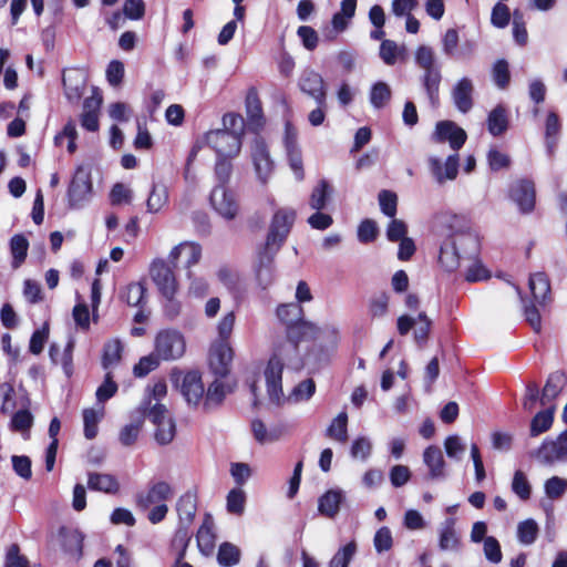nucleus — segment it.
I'll use <instances>...</instances> for the list:
<instances>
[{
	"label": "nucleus",
	"mask_w": 567,
	"mask_h": 567,
	"mask_svg": "<svg viewBox=\"0 0 567 567\" xmlns=\"http://www.w3.org/2000/svg\"><path fill=\"white\" fill-rule=\"evenodd\" d=\"M354 16V0H343L341 10L332 17V28L336 32H342L347 29L350 19Z\"/></svg>",
	"instance_id": "nucleus-40"
},
{
	"label": "nucleus",
	"mask_w": 567,
	"mask_h": 567,
	"mask_svg": "<svg viewBox=\"0 0 567 567\" xmlns=\"http://www.w3.org/2000/svg\"><path fill=\"white\" fill-rule=\"evenodd\" d=\"M196 509V496L189 492L182 495L176 504L179 524L189 525L195 517Z\"/></svg>",
	"instance_id": "nucleus-32"
},
{
	"label": "nucleus",
	"mask_w": 567,
	"mask_h": 567,
	"mask_svg": "<svg viewBox=\"0 0 567 567\" xmlns=\"http://www.w3.org/2000/svg\"><path fill=\"white\" fill-rule=\"evenodd\" d=\"M431 175L439 185H443L446 181H453L458 173V155L457 153L450 155L443 164L436 156H430L427 159Z\"/></svg>",
	"instance_id": "nucleus-20"
},
{
	"label": "nucleus",
	"mask_w": 567,
	"mask_h": 567,
	"mask_svg": "<svg viewBox=\"0 0 567 567\" xmlns=\"http://www.w3.org/2000/svg\"><path fill=\"white\" fill-rule=\"evenodd\" d=\"M544 488L548 498H560L567 492V480L559 476H553L545 482Z\"/></svg>",
	"instance_id": "nucleus-56"
},
{
	"label": "nucleus",
	"mask_w": 567,
	"mask_h": 567,
	"mask_svg": "<svg viewBox=\"0 0 567 567\" xmlns=\"http://www.w3.org/2000/svg\"><path fill=\"white\" fill-rule=\"evenodd\" d=\"M226 396V386L225 384L219 381L215 380L212 382L207 389V391L204 394L203 399V406L205 410H210L213 408L218 406L221 404Z\"/></svg>",
	"instance_id": "nucleus-36"
},
{
	"label": "nucleus",
	"mask_w": 567,
	"mask_h": 567,
	"mask_svg": "<svg viewBox=\"0 0 567 567\" xmlns=\"http://www.w3.org/2000/svg\"><path fill=\"white\" fill-rule=\"evenodd\" d=\"M240 560V549L231 543L225 542L219 546L217 561L223 567H233Z\"/></svg>",
	"instance_id": "nucleus-43"
},
{
	"label": "nucleus",
	"mask_w": 567,
	"mask_h": 567,
	"mask_svg": "<svg viewBox=\"0 0 567 567\" xmlns=\"http://www.w3.org/2000/svg\"><path fill=\"white\" fill-rule=\"evenodd\" d=\"M146 287L142 282H132L126 287L123 296L128 306L138 307L142 305Z\"/></svg>",
	"instance_id": "nucleus-60"
},
{
	"label": "nucleus",
	"mask_w": 567,
	"mask_h": 567,
	"mask_svg": "<svg viewBox=\"0 0 567 567\" xmlns=\"http://www.w3.org/2000/svg\"><path fill=\"white\" fill-rule=\"evenodd\" d=\"M250 157L257 179L264 185L267 184L274 173L275 163L265 140L259 135L251 143Z\"/></svg>",
	"instance_id": "nucleus-8"
},
{
	"label": "nucleus",
	"mask_w": 567,
	"mask_h": 567,
	"mask_svg": "<svg viewBox=\"0 0 567 567\" xmlns=\"http://www.w3.org/2000/svg\"><path fill=\"white\" fill-rule=\"evenodd\" d=\"M563 384H564V373L563 372L551 373L548 377L546 384L543 389V392L540 395V404L546 405L548 402L556 399L563 389Z\"/></svg>",
	"instance_id": "nucleus-37"
},
{
	"label": "nucleus",
	"mask_w": 567,
	"mask_h": 567,
	"mask_svg": "<svg viewBox=\"0 0 567 567\" xmlns=\"http://www.w3.org/2000/svg\"><path fill=\"white\" fill-rule=\"evenodd\" d=\"M299 89L315 102L322 103L327 97V89L323 78L312 69H306L298 82Z\"/></svg>",
	"instance_id": "nucleus-19"
},
{
	"label": "nucleus",
	"mask_w": 567,
	"mask_h": 567,
	"mask_svg": "<svg viewBox=\"0 0 567 567\" xmlns=\"http://www.w3.org/2000/svg\"><path fill=\"white\" fill-rule=\"evenodd\" d=\"M538 534V525L534 519H526L518 524L517 536L518 540L524 545H532Z\"/></svg>",
	"instance_id": "nucleus-52"
},
{
	"label": "nucleus",
	"mask_w": 567,
	"mask_h": 567,
	"mask_svg": "<svg viewBox=\"0 0 567 567\" xmlns=\"http://www.w3.org/2000/svg\"><path fill=\"white\" fill-rule=\"evenodd\" d=\"M143 414L155 425V440L158 444L167 445L174 440L176 423L164 404L154 403Z\"/></svg>",
	"instance_id": "nucleus-4"
},
{
	"label": "nucleus",
	"mask_w": 567,
	"mask_h": 567,
	"mask_svg": "<svg viewBox=\"0 0 567 567\" xmlns=\"http://www.w3.org/2000/svg\"><path fill=\"white\" fill-rule=\"evenodd\" d=\"M460 42L458 32L456 29H447L442 38V51L451 59L456 58V49Z\"/></svg>",
	"instance_id": "nucleus-63"
},
{
	"label": "nucleus",
	"mask_w": 567,
	"mask_h": 567,
	"mask_svg": "<svg viewBox=\"0 0 567 567\" xmlns=\"http://www.w3.org/2000/svg\"><path fill=\"white\" fill-rule=\"evenodd\" d=\"M326 436L338 443L348 441V414L340 412L326 430Z\"/></svg>",
	"instance_id": "nucleus-35"
},
{
	"label": "nucleus",
	"mask_w": 567,
	"mask_h": 567,
	"mask_svg": "<svg viewBox=\"0 0 567 567\" xmlns=\"http://www.w3.org/2000/svg\"><path fill=\"white\" fill-rule=\"evenodd\" d=\"M277 251L275 249H267V247H264L262 250L259 252L258 256V262L256 266V279L258 285L266 289L268 288L274 280V257Z\"/></svg>",
	"instance_id": "nucleus-23"
},
{
	"label": "nucleus",
	"mask_w": 567,
	"mask_h": 567,
	"mask_svg": "<svg viewBox=\"0 0 567 567\" xmlns=\"http://www.w3.org/2000/svg\"><path fill=\"white\" fill-rule=\"evenodd\" d=\"M415 63L424 71L441 70L435 53L431 47L420 45L415 51Z\"/></svg>",
	"instance_id": "nucleus-41"
},
{
	"label": "nucleus",
	"mask_w": 567,
	"mask_h": 567,
	"mask_svg": "<svg viewBox=\"0 0 567 567\" xmlns=\"http://www.w3.org/2000/svg\"><path fill=\"white\" fill-rule=\"evenodd\" d=\"M373 545L377 553L381 554L388 551L393 546V537L389 527L383 526L379 528L373 538Z\"/></svg>",
	"instance_id": "nucleus-62"
},
{
	"label": "nucleus",
	"mask_w": 567,
	"mask_h": 567,
	"mask_svg": "<svg viewBox=\"0 0 567 567\" xmlns=\"http://www.w3.org/2000/svg\"><path fill=\"white\" fill-rule=\"evenodd\" d=\"M343 501L344 494L341 489H330L319 498L318 511L320 514L332 518L339 512L340 505Z\"/></svg>",
	"instance_id": "nucleus-27"
},
{
	"label": "nucleus",
	"mask_w": 567,
	"mask_h": 567,
	"mask_svg": "<svg viewBox=\"0 0 567 567\" xmlns=\"http://www.w3.org/2000/svg\"><path fill=\"white\" fill-rule=\"evenodd\" d=\"M29 248L28 239L21 235H14L10 240V251L12 254V267L19 268L27 258Z\"/></svg>",
	"instance_id": "nucleus-38"
},
{
	"label": "nucleus",
	"mask_w": 567,
	"mask_h": 567,
	"mask_svg": "<svg viewBox=\"0 0 567 567\" xmlns=\"http://www.w3.org/2000/svg\"><path fill=\"white\" fill-rule=\"evenodd\" d=\"M404 53V48L399 47L395 41L383 40L380 44L379 55L386 65H394Z\"/></svg>",
	"instance_id": "nucleus-47"
},
{
	"label": "nucleus",
	"mask_w": 567,
	"mask_h": 567,
	"mask_svg": "<svg viewBox=\"0 0 567 567\" xmlns=\"http://www.w3.org/2000/svg\"><path fill=\"white\" fill-rule=\"evenodd\" d=\"M421 81L427 94L431 105L437 106L440 84L442 81L441 70H432L429 72H424L421 78Z\"/></svg>",
	"instance_id": "nucleus-33"
},
{
	"label": "nucleus",
	"mask_w": 567,
	"mask_h": 567,
	"mask_svg": "<svg viewBox=\"0 0 567 567\" xmlns=\"http://www.w3.org/2000/svg\"><path fill=\"white\" fill-rule=\"evenodd\" d=\"M529 289L534 301L546 306L550 300V282L545 272H536L529 277Z\"/></svg>",
	"instance_id": "nucleus-25"
},
{
	"label": "nucleus",
	"mask_w": 567,
	"mask_h": 567,
	"mask_svg": "<svg viewBox=\"0 0 567 567\" xmlns=\"http://www.w3.org/2000/svg\"><path fill=\"white\" fill-rule=\"evenodd\" d=\"M167 393V385L164 380H159L155 382L152 386H147L145 390V396L144 400L141 403V411L142 413H146L150 408H152V400L154 399L156 403H159V401L166 395Z\"/></svg>",
	"instance_id": "nucleus-42"
},
{
	"label": "nucleus",
	"mask_w": 567,
	"mask_h": 567,
	"mask_svg": "<svg viewBox=\"0 0 567 567\" xmlns=\"http://www.w3.org/2000/svg\"><path fill=\"white\" fill-rule=\"evenodd\" d=\"M172 497V486L164 481H159L152 484L147 491L136 495V505L140 509L146 511L153 505L164 504Z\"/></svg>",
	"instance_id": "nucleus-14"
},
{
	"label": "nucleus",
	"mask_w": 567,
	"mask_h": 567,
	"mask_svg": "<svg viewBox=\"0 0 567 567\" xmlns=\"http://www.w3.org/2000/svg\"><path fill=\"white\" fill-rule=\"evenodd\" d=\"M63 86L68 100L76 101L82 95L84 81L83 79L73 78L71 74L63 75Z\"/></svg>",
	"instance_id": "nucleus-59"
},
{
	"label": "nucleus",
	"mask_w": 567,
	"mask_h": 567,
	"mask_svg": "<svg viewBox=\"0 0 567 567\" xmlns=\"http://www.w3.org/2000/svg\"><path fill=\"white\" fill-rule=\"evenodd\" d=\"M245 120L240 114L237 113H227L223 116V128L227 130V133L239 137L243 141V135L245 132Z\"/></svg>",
	"instance_id": "nucleus-50"
},
{
	"label": "nucleus",
	"mask_w": 567,
	"mask_h": 567,
	"mask_svg": "<svg viewBox=\"0 0 567 567\" xmlns=\"http://www.w3.org/2000/svg\"><path fill=\"white\" fill-rule=\"evenodd\" d=\"M103 416V408L101 410L85 409L83 411L84 436L93 440L97 435V424Z\"/></svg>",
	"instance_id": "nucleus-48"
},
{
	"label": "nucleus",
	"mask_w": 567,
	"mask_h": 567,
	"mask_svg": "<svg viewBox=\"0 0 567 567\" xmlns=\"http://www.w3.org/2000/svg\"><path fill=\"white\" fill-rule=\"evenodd\" d=\"M123 346L120 340H111L105 343L102 364L104 369H109L117 364L121 360Z\"/></svg>",
	"instance_id": "nucleus-49"
},
{
	"label": "nucleus",
	"mask_w": 567,
	"mask_h": 567,
	"mask_svg": "<svg viewBox=\"0 0 567 567\" xmlns=\"http://www.w3.org/2000/svg\"><path fill=\"white\" fill-rule=\"evenodd\" d=\"M379 204L381 212L393 218L396 214L398 196L395 193L390 190H381L379 194Z\"/></svg>",
	"instance_id": "nucleus-61"
},
{
	"label": "nucleus",
	"mask_w": 567,
	"mask_h": 567,
	"mask_svg": "<svg viewBox=\"0 0 567 567\" xmlns=\"http://www.w3.org/2000/svg\"><path fill=\"white\" fill-rule=\"evenodd\" d=\"M159 360L162 359L157 357L155 352L142 357L140 361L134 365V375L137 378H143L147 375L150 372H152L159 365Z\"/></svg>",
	"instance_id": "nucleus-57"
},
{
	"label": "nucleus",
	"mask_w": 567,
	"mask_h": 567,
	"mask_svg": "<svg viewBox=\"0 0 567 567\" xmlns=\"http://www.w3.org/2000/svg\"><path fill=\"white\" fill-rule=\"evenodd\" d=\"M542 464L553 465L558 462H567V430L556 439H546L542 445L532 453Z\"/></svg>",
	"instance_id": "nucleus-9"
},
{
	"label": "nucleus",
	"mask_w": 567,
	"mask_h": 567,
	"mask_svg": "<svg viewBox=\"0 0 567 567\" xmlns=\"http://www.w3.org/2000/svg\"><path fill=\"white\" fill-rule=\"evenodd\" d=\"M354 556V540L344 545L330 560V567H348Z\"/></svg>",
	"instance_id": "nucleus-64"
},
{
	"label": "nucleus",
	"mask_w": 567,
	"mask_h": 567,
	"mask_svg": "<svg viewBox=\"0 0 567 567\" xmlns=\"http://www.w3.org/2000/svg\"><path fill=\"white\" fill-rule=\"evenodd\" d=\"M471 246L473 252L477 249V238L470 231H460L452 235L443 243L439 260L447 271H453L460 266V251Z\"/></svg>",
	"instance_id": "nucleus-3"
},
{
	"label": "nucleus",
	"mask_w": 567,
	"mask_h": 567,
	"mask_svg": "<svg viewBox=\"0 0 567 567\" xmlns=\"http://www.w3.org/2000/svg\"><path fill=\"white\" fill-rule=\"evenodd\" d=\"M509 195L522 213L527 214L534 209L536 190L533 181L523 178L515 182L511 187Z\"/></svg>",
	"instance_id": "nucleus-17"
},
{
	"label": "nucleus",
	"mask_w": 567,
	"mask_h": 567,
	"mask_svg": "<svg viewBox=\"0 0 567 567\" xmlns=\"http://www.w3.org/2000/svg\"><path fill=\"white\" fill-rule=\"evenodd\" d=\"M87 486L92 491L115 494L120 489V484L115 476L104 473H89Z\"/></svg>",
	"instance_id": "nucleus-30"
},
{
	"label": "nucleus",
	"mask_w": 567,
	"mask_h": 567,
	"mask_svg": "<svg viewBox=\"0 0 567 567\" xmlns=\"http://www.w3.org/2000/svg\"><path fill=\"white\" fill-rule=\"evenodd\" d=\"M179 391L188 406H198L204 399L205 386L198 371H188L183 375Z\"/></svg>",
	"instance_id": "nucleus-15"
},
{
	"label": "nucleus",
	"mask_w": 567,
	"mask_h": 567,
	"mask_svg": "<svg viewBox=\"0 0 567 567\" xmlns=\"http://www.w3.org/2000/svg\"><path fill=\"white\" fill-rule=\"evenodd\" d=\"M203 143L214 150L217 157H235L239 154L243 141L227 133V130H212L203 137Z\"/></svg>",
	"instance_id": "nucleus-7"
},
{
	"label": "nucleus",
	"mask_w": 567,
	"mask_h": 567,
	"mask_svg": "<svg viewBox=\"0 0 567 567\" xmlns=\"http://www.w3.org/2000/svg\"><path fill=\"white\" fill-rule=\"evenodd\" d=\"M150 275L162 296L172 300L176 293L177 281L169 265L163 259H155L151 264Z\"/></svg>",
	"instance_id": "nucleus-10"
},
{
	"label": "nucleus",
	"mask_w": 567,
	"mask_h": 567,
	"mask_svg": "<svg viewBox=\"0 0 567 567\" xmlns=\"http://www.w3.org/2000/svg\"><path fill=\"white\" fill-rule=\"evenodd\" d=\"M246 494L240 488H233L227 495V511L230 514L241 515L245 509Z\"/></svg>",
	"instance_id": "nucleus-58"
},
{
	"label": "nucleus",
	"mask_w": 567,
	"mask_h": 567,
	"mask_svg": "<svg viewBox=\"0 0 567 567\" xmlns=\"http://www.w3.org/2000/svg\"><path fill=\"white\" fill-rule=\"evenodd\" d=\"M455 520L447 518L440 527L439 547L441 550H455L458 548L460 538L454 528Z\"/></svg>",
	"instance_id": "nucleus-31"
},
{
	"label": "nucleus",
	"mask_w": 567,
	"mask_h": 567,
	"mask_svg": "<svg viewBox=\"0 0 567 567\" xmlns=\"http://www.w3.org/2000/svg\"><path fill=\"white\" fill-rule=\"evenodd\" d=\"M234 352L228 342H215L209 351V365L218 378H225L230 371Z\"/></svg>",
	"instance_id": "nucleus-16"
},
{
	"label": "nucleus",
	"mask_w": 567,
	"mask_h": 567,
	"mask_svg": "<svg viewBox=\"0 0 567 567\" xmlns=\"http://www.w3.org/2000/svg\"><path fill=\"white\" fill-rule=\"evenodd\" d=\"M276 315L286 327V337L276 343L264 375L269 401L280 405L285 401L282 371L285 368L292 371L303 368V342L315 330L313 323L303 319V309L299 303L279 305Z\"/></svg>",
	"instance_id": "nucleus-1"
},
{
	"label": "nucleus",
	"mask_w": 567,
	"mask_h": 567,
	"mask_svg": "<svg viewBox=\"0 0 567 567\" xmlns=\"http://www.w3.org/2000/svg\"><path fill=\"white\" fill-rule=\"evenodd\" d=\"M559 132H560V122H559L558 115L555 112H550L547 115L546 128H545L546 146H547V151L550 155L555 151Z\"/></svg>",
	"instance_id": "nucleus-45"
},
{
	"label": "nucleus",
	"mask_w": 567,
	"mask_h": 567,
	"mask_svg": "<svg viewBox=\"0 0 567 567\" xmlns=\"http://www.w3.org/2000/svg\"><path fill=\"white\" fill-rule=\"evenodd\" d=\"M466 137L465 131L451 121L439 122L433 134V140L436 143L449 142L455 152L464 145Z\"/></svg>",
	"instance_id": "nucleus-18"
},
{
	"label": "nucleus",
	"mask_w": 567,
	"mask_h": 567,
	"mask_svg": "<svg viewBox=\"0 0 567 567\" xmlns=\"http://www.w3.org/2000/svg\"><path fill=\"white\" fill-rule=\"evenodd\" d=\"M487 131L493 136L503 135L509 127L508 111L503 104L496 105L487 116Z\"/></svg>",
	"instance_id": "nucleus-26"
},
{
	"label": "nucleus",
	"mask_w": 567,
	"mask_h": 567,
	"mask_svg": "<svg viewBox=\"0 0 567 567\" xmlns=\"http://www.w3.org/2000/svg\"><path fill=\"white\" fill-rule=\"evenodd\" d=\"M92 193L90 171L79 166L69 186V202L71 207H81Z\"/></svg>",
	"instance_id": "nucleus-11"
},
{
	"label": "nucleus",
	"mask_w": 567,
	"mask_h": 567,
	"mask_svg": "<svg viewBox=\"0 0 567 567\" xmlns=\"http://www.w3.org/2000/svg\"><path fill=\"white\" fill-rule=\"evenodd\" d=\"M60 533L64 535L63 549L76 558L81 557L83 535L79 530L66 532L64 527Z\"/></svg>",
	"instance_id": "nucleus-46"
},
{
	"label": "nucleus",
	"mask_w": 567,
	"mask_h": 567,
	"mask_svg": "<svg viewBox=\"0 0 567 567\" xmlns=\"http://www.w3.org/2000/svg\"><path fill=\"white\" fill-rule=\"evenodd\" d=\"M554 422V408L538 412L530 422V436L536 437L547 432Z\"/></svg>",
	"instance_id": "nucleus-39"
},
{
	"label": "nucleus",
	"mask_w": 567,
	"mask_h": 567,
	"mask_svg": "<svg viewBox=\"0 0 567 567\" xmlns=\"http://www.w3.org/2000/svg\"><path fill=\"white\" fill-rule=\"evenodd\" d=\"M213 527L214 524L212 516L207 514L197 532V546L199 551L205 556H209L214 551L215 535L213 533Z\"/></svg>",
	"instance_id": "nucleus-29"
},
{
	"label": "nucleus",
	"mask_w": 567,
	"mask_h": 567,
	"mask_svg": "<svg viewBox=\"0 0 567 567\" xmlns=\"http://www.w3.org/2000/svg\"><path fill=\"white\" fill-rule=\"evenodd\" d=\"M210 204L215 212L227 220H233L238 213L235 194L223 186H215L210 193Z\"/></svg>",
	"instance_id": "nucleus-13"
},
{
	"label": "nucleus",
	"mask_w": 567,
	"mask_h": 567,
	"mask_svg": "<svg viewBox=\"0 0 567 567\" xmlns=\"http://www.w3.org/2000/svg\"><path fill=\"white\" fill-rule=\"evenodd\" d=\"M391 97L390 86L384 82L375 83L370 92V102L375 109L383 107Z\"/></svg>",
	"instance_id": "nucleus-53"
},
{
	"label": "nucleus",
	"mask_w": 567,
	"mask_h": 567,
	"mask_svg": "<svg viewBox=\"0 0 567 567\" xmlns=\"http://www.w3.org/2000/svg\"><path fill=\"white\" fill-rule=\"evenodd\" d=\"M229 158L230 157H217L215 164V178L217 181L216 186L226 187L233 173V164Z\"/></svg>",
	"instance_id": "nucleus-54"
},
{
	"label": "nucleus",
	"mask_w": 567,
	"mask_h": 567,
	"mask_svg": "<svg viewBox=\"0 0 567 567\" xmlns=\"http://www.w3.org/2000/svg\"><path fill=\"white\" fill-rule=\"evenodd\" d=\"M423 462L429 470L426 480L442 481L446 478V464L440 447L434 445L427 446L423 452Z\"/></svg>",
	"instance_id": "nucleus-21"
},
{
	"label": "nucleus",
	"mask_w": 567,
	"mask_h": 567,
	"mask_svg": "<svg viewBox=\"0 0 567 567\" xmlns=\"http://www.w3.org/2000/svg\"><path fill=\"white\" fill-rule=\"evenodd\" d=\"M186 350L184 336L174 329L159 331L155 338V353L163 361H175L183 357Z\"/></svg>",
	"instance_id": "nucleus-5"
},
{
	"label": "nucleus",
	"mask_w": 567,
	"mask_h": 567,
	"mask_svg": "<svg viewBox=\"0 0 567 567\" xmlns=\"http://www.w3.org/2000/svg\"><path fill=\"white\" fill-rule=\"evenodd\" d=\"M246 114L248 128L254 133H258L265 125V117L261 102L254 87L249 89L246 95Z\"/></svg>",
	"instance_id": "nucleus-22"
},
{
	"label": "nucleus",
	"mask_w": 567,
	"mask_h": 567,
	"mask_svg": "<svg viewBox=\"0 0 567 567\" xmlns=\"http://www.w3.org/2000/svg\"><path fill=\"white\" fill-rule=\"evenodd\" d=\"M313 330L303 342L313 341L311 349L302 354L303 368H307L309 372H315L327 364L331 352L340 341V332L334 324L322 327L313 324Z\"/></svg>",
	"instance_id": "nucleus-2"
},
{
	"label": "nucleus",
	"mask_w": 567,
	"mask_h": 567,
	"mask_svg": "<svg viewBox=\"0 0 567 567\" xmlns=\"http://www.w3.org/2000/svg\"><path fill=\"white\" fill-rule=\"evenodd\" d=\"M168 202L167 187L162 183H153L146 199V208L151 214L158 213Z\"/></svg>",
	"instance_id": "nucleus-34"
},
{
	"label": "nucleus",
	"mask_w": 567,
	"mask_h": 567,
	"mask_svg": "<svg viewBox=\"0 0 567 567\" xmlns=\"http://www.w3.org/2000/svg\"><path fill=\"white\" fill-rule=\"evenodd\" d=\"M284 144L290 168L296 179L300 182L305 177L302 156L297 143V130L290 122L285 125Z\"/></svg>",
	"instance_id": "nucleus-12"
},
{
	"label": "nucleus",
	"mask_w": 567,
	"mask_h": 567,
	"mask_svg": "<svg viewBox=\"0 0 567 567\" xmlns=\"http://www.w3.org/2000/svg\"><path fill=\"white\" fill-rule=\"evenodd\" d=\"M358 239L363 244L373 243L379 236L378 224L372 219H364L357 229Z\"/></svg>",
	"instance_id": "nucleus-55"
},
{
	"label": "nucleus",
	"mask_w": 567,
	"mask_h": 567,
	"mask_svg": "<svg viewBox=\"0 0 567 567\" xmlns=\"http://www.w3.org/2000/svg\"><path fill=\"white\" fill-rule=\"evenodd\" d=\"M316 392V383L312 379L299 382L288 395L287 401L292 403L309 401Z\"/></svg>",
	"instance_id": "nucleus-44"
},
{
	"label": "nucleus",
	"mask_w": 567,
	"mask_h": 567,
	"mask_svg": "<svg viewBox=\"0 0 567 567\" xmlns=\"http://www.w3.org/2000/svg\"><path fill=\"white\" fill-rule=\"evenodd\" d=\"M474 85L471 79L462 78L452 89V99L456 109L467 113L473 107Z\"/></svg>",
	"instance_id": "nucleus-24"
},
{
	"label": "nucleus",
	"mask_w": 567,
	"mask_h": 567,
	"mask_svg": "<svg viewBox=\"0 0 567 567\" xmlns=\"http://www.w3.org/2000/svg\"><path fill=\"white\" fill-rule=\"evenodd\" d=\"M296 219V212L290 208L278 209L271 220L265 247L278 251L285 243Z\"/></svg>",
	"instance_id": "nucleus-6"
},
{
	"label": "nucleus",
	"mask_w": 567,
	"mask_h": 567,
	"mask_svg": "<svg viewBox=\"0 0 567 567\" xmlns=\"http://www.w3.org/2000/svg\"><path fill=\"white\" fill-rule=\"evenodd\" d=\"M333 188L328 181L321 179L313 187L310 198L309 206L313 210H324L331 200Z\"/></svg>",
	"instance_id": "nucleus-28"
},
{
	"label": "nucleus",
	"mask_w": 567,
	"mask_h": 567,
	"mask_svg": "<svg viewBox=\"0 0 567 567\" xmlns=\"http://www.w3.org/2000/svg\"><path fill=\"white\" fill-rule=\"evenodd\" d=\"M512 491L522 499L527 501L530 497L532 486L527 476L520 470L514 473L512 481Z\"/></svg>",
	"instance_id": "nucleus-51"
}]
</instances>
